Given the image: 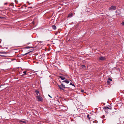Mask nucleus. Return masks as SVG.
Listing matches in <instances>:
<instances>
[{
    "label": "nucleus",
    "mask_w": 124,
    "mask_h": 124,
    "mask_svg": "<svg viewBox=\"0 0 124 124\" xmlns=\"http://www.w3.org/2000/svg\"><path fill=\"white\" fill-rule=\"evenodd\" d=\"M58 86L59 88L62 90H64V89L66 88L65 87V85H63V84H62L61 85H58Z\"/></svg>",
    "instance_id": "obj_1"
},
{
    "label": "nucleus",
    "mask_w": 124,
    "mask_h": 124,
    "mask_svg": "<svg viewBox=\"0 0 124 124\" xmlns=\"http://www.w3.org/2000/svg\"><path fill=\"white\" fill-rule=\"evenodd\" d=\"M36 98L37 99L38 101H42L43 100V99L42 98L41 96H36Z\"/></svg>",
    "instance_id": "obj_2"
},
{
    "label": "nucleus",
    "mask_w": 124,
    "mask_h": 124,
    "mask_svg": "<svg viewBox=\"0 0 124 124\" xmlns=\"http://www.w3.org/2000/svg\"><path fill=\"white\" fill-rule=\"evenodd\" d=\"M116 9V7L115 6H112L109 8V10H115Z\"/></svg>",
    "instance_id": "obj_3"
},
{
    "label": "nucleus",
    "mask_w": 124,
    "mask_h": 124,
    "mask_svg": "<svg viewBox=\"0 0 124 124\" xmlns=\"http://www.w3.org/2000/svg\"><path fill=\"white\" fill-rule=\"evenodd\" d=\"M62 82H64L66 84H68L70 82V81L68 80H65L63 81H62Z\"/></svg>",
    "instance_id": "obj_4"
},
{
    "label": "nucleus",
    "mask_w": 124,
    "mask_h": 124,
    "mask_svg": "<svg viewBox=\"0 0 124 124\" xmlns=\"http://www.w3.org/2000/svg\"><path fill=\"white\" fill-rule=\"evenodd\" d=\"M105 58L104 57L102 56L100 57L99 58V59L101 60H103L105 59Z\"/></svg>",
    "instance_id": "obj_5"
},
{
    "label": "nucleus",
    "mask_w": 124,
    "mask_h": 124,
    "mask_svg": "<svg viewBox=\"0 0 124 124\" xmlns=\"http://www.w3.org/2000/svg\"><path fill=\"white\" fill-rule=\"evenodd\" d=\"M59 78H61V79L62 80H63L64 79H65V78L64 77H63L62 76H59Z\"/></svg>",
    "instance_id": "obj_6"
},
{
    "label": "nucleus",
    "mask_w": 124,
    "mask_h": 124,
    "mask_svg": "<svg viewBox=\"0 0 124 124\" xmlns=\"http://www.w3.org/2000/svg\"><path fill=\"white\" fill-rule=\"evenodd\" d=\"M72 16V13L70 14H68V17H71Z\"/></svg>",
    "instance_id": "obj_7"
},
{
    "label": "nucleus",
    "mask_w": 124,
    "mask_h": 124,
    "mask_svg": "<svg viewBox=\"0 0 124 124\" xmlns=\"http://www.w3.org/2000/svg\"><path fill=\"white\" fill-rule=\"evenodd\" d=\"M54 30H55L56 29V26L55 25H53L52 26Z\"/></svg>",
    "instance_id": "obj_8"
},
{
    "label": "nucleus",
    "mask_w": 124,
    "mask_h": 124,
    "mask_svg": "<svg viewBox=\"0 0 124 124\" xmlns=\"http://www.w3.org/2000/svg\"><path fill=\"white\" fill-rule=\"evenodd\" d=\"M33 47L32 46H27L25 48H27V49H28V48H33Z\"/></svg>",
    "instance_id": "obj_9"
},
{
    "label": "nucleus",
    "mask_w": 124,
    "mask_h": 124,
    "mask_svg": "<svg viewBox=\"0 0 124 124\" xmlns=\"http://www.w3.org/2000/svg\"><path fill=\"white\" fill-rule=\"evenodd\" d=\"M109 106V107H106V108H107V109H112L111 107Z\"/></svg>",
    "instance_id": "obj_10"
},
{
    "label": "nucleus",
    "mask_w": 124,
    "mask_h": 124,
    "mask_svg": "<svg viewBox=\"0 0 124 124\" xmlns=\"http://www.w3.org/2000/svg\"><path fill=\"white\" fill-rule=\"evenodd\" d=\"M7 53V52H0V54H6Z\"/></svg>",
    "instance_id": "obj_11"
},
{
    "label": "nucleus",
    "mask_w": 124,
    "mask_h": 124,
    "mask_svg": "<svg viewBox=\"0 0 124 124\" xmlns=\"http://www.w3.org/2000/svg\"><path fill=\"white\" fill-rule=\"evenodd\" d=\"M19 123H20L21 122H22L23 123H26V121H23L22 120H20L19 121Z\"/></svg>",
    "instance_id": "obj_12"
},
{
    "label": "nucleus",
    "mask_w": 124,
    "mask_h": 124,
    "mask_svg": "<svg viewBox=\"0 0 124 124\" xmlns=\"http://www.w3.org/2000/svg\"><path fill=\"white\" fill-rule=\"evenodd\" d=\"M106 107H105L103 108V109L106 112H107V108H106Z\"/></svg>",
    "instance_id": "obj_13"
},
{
    "label": "nucleus",
    "mask_w": 124,
    "mask_h": 124,
    "mask_svg": "<svg viewBox=\"0 0 124 124\" xmlns=\"http://www.w3.org/2000/svg\"><path fill=\"white\" fill-rule=\"evenodd\" d=\"M23 73L24 74L23 75V76H24L26 75V71H24L23 72Z\"/></svg>",
    "instance_id": "obj_14"
},
{
    "label": "nucleus",
    "mask_w": 124,
    "mask_h": 124,
    "mask_svg": "<svg viewBox=\"0 0 124 124\" xmlns=\"http://www.w3.org/2000/svg\"><path fill=\"white\" fill-rule=\"evenodd\" d=\"M35 93H36L37 95H38L39 93V91L38 90H36L35 91Z\"/></svg>",
    "instance_id": "obj_15"
},
{
    "label": "nucleus",
    "mask_w": 124,
    "mask_h": 124,
    "mask_svg": "<svg viewBox=\"0 0 124 124\" xmlns=\"http://www.w3.org/2000/svg\"><path fill=\"white\" fill-rule=\"evenodd\" d=\"M107 83L109 85L110 83V81H109V80H108L107 81Z\"/></svg>",
    "instance_id": "obj_16"
},
{
    "label": "nucleus",
    "mask_w": 124,
    "mask_h": 124,
    "mask_svg": "<svg viewBox=\"0 0 124 124\" xmlns=\"http://www.w3.org/2000/svg\"><path fill=\"white\" fill-rule=\"evenodd\" d=\"M34 50L33 49H31V51H29L28 52V54L29 53H30L31 52H33V51Z\"/></svg>",
    "instance_id": "obj_17"
},
{
    "label": "nucleus",
    "mask_w": 124,
    "mask_h": 124,
    "mask_svg": "<svg viewBox=\"0 0 124 124\" xmlns=\"http://www.w3.org/2000/svg\"><path fill=\"white\" fill-rule=\"evenodd\" d=\"M11 5H10L11 6H13V7L14 6V4L13 3H11Z\"/></svg>",
    "instance_id": "obj_18"
},
{
    "label": "nucleus",
    "mask_w": 124,
    "mask_h": 124,
    "mask_svg": "<svg viewBox=\"0 0 124 124\" xmlns=\"http://www.w3.org/2000/svg\"><path fill=\"white\" fill-rule=\"evenodd\" d=\"M82 67L83 68H85V65H83L82 66Z\"/></svg>",
    "instance_id": "obj_19"
},
{
    "label": "nucleus",
    "mask_w": 124,
    "mask_h": 124,
    "mask_svg": "<svg viewBox=\"0 0 124 124\" xmlns=\"http://www.w3.org/2000/svg\"><path fill=\"white\" fill-rule=\"evenodd\" d=\"M70 85H72V86H75V85L73 84H72L71 82L70 84Z\"/></svg>",
    "instance_id": "obj_20"
},
{
    "label": "nucleus",
    "mask_w": 124,
    "mask_h": 124,
    "mask_svg": "<svg viewBox=\"0 0 124 124\" xmlns=\"http://www.w3.org/2000/svg\"><path fill=\"white\" fill-rule=\"evenodd\" d=\"M28 54V53H26L24 54H22V55L23 56H24V55H26L27 54Z\"/></svg>",
    "instance_id": "obj_21"
},
{
    "label": "nucleus",
    "mask_w": 124,
    "mask_h": 124,
    "mask_svg": "<svg viewBox=\"0 0 124 124\" xmlns=\"http://www.w3.org/2000/svg\"><path fill=\"white\" fill-rule=\"evenodd\" d=\"M15 1L16 4H17L18 3V1L16 0H15Z\"/></svg>",
    "instance_id": "obj_22"
},
{
    "label": "nucleus",
    "mask_w": 124,
    "mask_h": 124,
    "mask_svg": "<svg viewBox=\"0 0 124 124\" xmlns=\"http://www.w3.org/2000/svg\"><path fill=\"white\" fill-rule=\"evenodd\" d=\"M87 117L89 120L90 119V118L89 117V115H87Z\"/></svg>",
    "instance_id": "obj_23"
},
{
    "label": "nucleus",
    "mask_w": 124,
    "mask_h": 124,
    "mask_svg": "<svg viewBox=\"0 0 124 124\" xmlns=\"http://www.w3.org/2000/svg\"><path fill=\"white\" fill-rule=\"evenodd\" d=\"M108 80H109V81H112V79H111V78H109L108 79Z\"/></svg>",
    "instance_id": "obj_24"
},
{
    "label": "nucleus",
    "mask_w": 124,
    "mask_h": 124,
    "mask_svg": "<svg viewBox=\"0 0 124 124\" xmlns=\"http://www.w3.org/2000/svg\"><path fill=\"white\" fill-rule=\"evenodd\" d=\"M56 98H60L58 96H56Z\"/></svg>",
    "instance_id": "obj_25"
},
{
    "label": "nucleus",
    "mask_w": 124,
    "mask_h": 124,
    "mask_svg": "<svg viewBox=\"0 0 124 124\" xmlns=\"http://www.w3.org/2000/svg\"><path fill=\"white\" fill-rule=\"evenodd\" d=\"M122 25H124V22H122L121 23Z\"/></svg>",
    "instance_id": "obj_26"
},
{
    "label": "nucleus",
    "mask_w": 124,
    "mask_h": 124,
    "mask_svg": "<svg viewBox=\"0 0 124 124\" xmlns=\"http://www.w3.org/2000/svg\"><path fill=\"white\" fill-rule=\"evenodd\" d=\"M32 8V7H28V8Z\"/></svg>",
    "instance_id": "obj_27"
},
{
    "label": "nucleus",
    "mask_w": 124,
    "mask_h": 124,
    "mask_svg": "<svg viewBox=\"0 0 124 124\" xmlns=\"http://www.w3.org/2000/svg\"><path fill=\"white\" fill-rule=\"evenodd\" d=\"M8 3L7 2V3H5L4 4V5H6Z\"/></svg>",
    "instance_id": "obj_28"
},
{
    "label": "nucleus",
    "mask_w": 124,
    "mask_h": 124,
    "mask_svg": "<svg viewBox=\"0 0 124 124\" xmlns=\"http://www.w3.org/2000/svg\"><path fill=\"white\" fill-rule=\"evenodd\" d=\"M84 91V90H81V92H83Z\"/></svg>",
    "instance_id": "obj_29"
},
{
    "label": "nucleus",
    "mask_w": 124,
    "mask_h": 124,
    "mask_svg": "<svg viewBox=\"0 0 124 124\" xmlns=\"http://www.w3.org/2000/svg\"><path fill=\"white\" fill-rule=\"evenodd\" d=\"M3 62H0V64H1L2 63H3Z\"/></svg>",
    "instance_id": "obj_30"
},
{
    "label": "nucleus",
    "mask_w": 124,
    "mask_h": 124,
    "mask_svg": "<svg viewBox=\"0 0 124 124\" xmlns=\"http://www.w3.org/2000/svg\"><path fill=\"white\" fill-rule=\"evenodd\" d=\"M50 97V98H52V97L51 96L49 95H48Z\"/></svg>",
    "instance_id": "obj_31"
},
{
    "label": "nucleus",
    "mask_w": 124,
    "mask_h": 124,
    "mask_svg": "<svg viewBox=\"0 0 124 124\" xmlns=\"http://www.w3.org/2000/svg\"><path fill=\"white\" fill-rule=\"evenodd\" d=\"M0 56H3L1 55H0Z\"/></svg>",
    "instance_id": "obj_32"
},
{
    "label": "nucleus",
    "mask_w": 124,
    "mask_h": 124,
    "mask_svg": "<svg viewBox=\"0 0 124 124\" xmlns=\"http://www.w3.org/2000/svg\"><path fill=\"white\" fill-rule=\"evenodd\" d=\"M2 18V17H0V18Z\"/></svg>",
    "instance_id": "obj_33"
},
{
    "label": "nucleus",
    "mask_w": 124,
    "mask_h": 124,
    "mask_svg": "<svg viewBox=\"0 0 124 124\" xmlns=\"http://www.w3.org/2000/svg\"><path fill=\"white\" fill-rule=\"evenodd\" d=\"M27 3H29V2L28 1L27 2Z\"/></svg>",
    "instance_id": "obj_34"
},
{
    "label": "nucleus",
    "mask_w": 124,
    "mask_h": 124,
    "mask_svg": "<svg viewBox=\"0 0 124 124\" xmlns=\"http://www.w3.org/2000/svg\"><path fill=\"white\" fill-rule=\"evenodd\" d=\"M2 85H1L0 86V88L1 87V86Z\"/></svg>",
    "instance_id": "obj_35"
},
{
    "label": "nucleus",
    "mask_w": 124,
    "mask_h": 124,
    "mask_svg": "<svg viewBox=\"0 0 124 124\" xmlns=\"http://www.w3.org/2000/svg\"><path fill=\"white\" fill-rule=\"evenodd\" d=\"M10 5H11V4H10V5H9V6H10Z\"/></svg>",
    "instance_id": "obj_36"
}]
</instances>
